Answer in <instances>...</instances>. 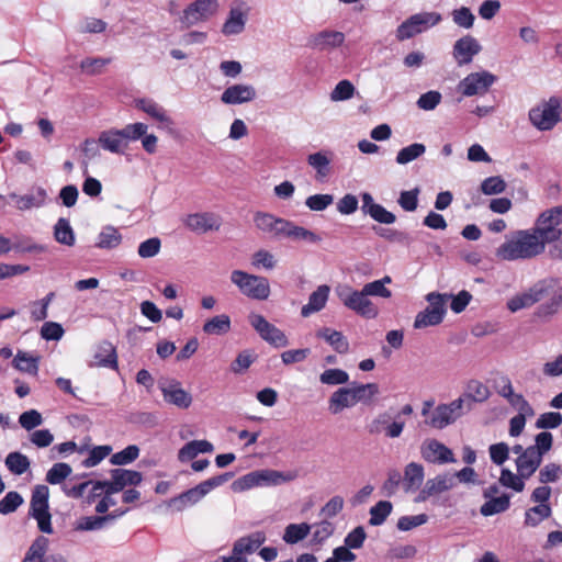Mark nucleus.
<instances>
[{
    "instance_id": "obj_1",
    "label": "nucleus",
    "mask_w": 562,
    "mask_h": 562,
    "mask_svg": "<svg viewBox=\"0 0 562 562\" xmlns=\"http://www.w3.org/2000/svg\"><path fill=\"white\" fill-rule=\"evenodd\" d=\"M544 297L549 300L540 304L535 315L542 321L551 319L562 308V279L549 277L541 279L531 286L516 293L506 303L512 313L530 308Z\"/></svg>"
},
{
    "instance_id": "obj_2",
    "label": "nucleus",
    "mask_w": 562,
    "mask_h": 562,
    "mask_svg": "<svg viewBox=\"0 0 562 562\" xmlns=\"http://www.w3.org/2000/svg\"><path fill=\"white\" fill-rule=\"evenodd\" d=\"M546 251L542 241L530 229H518L505 236L495 249V256L504 261H525L541 256Z\"/></svg>"
},
{
    "instance_id": "obj_3",
    "label": "nucleus",
    "mask_w": 562,
    "mask_h": 562,
    "mask_svg": "<svg viewBox=\"0 0 562 562\" xmlns=\"http://www.w3.org/2000/svg\"><path fill=\"white\" fill-rule=\"evenodd\" d=\"M296 477L294 473L281 472L271 469L251 471L232 483L235 493H243L255 487L278 486L291 482Z\"/></svg>"
},
{
    "instance_id": "obj_4",
    "label": "nucleus",
    "mask_w": 562,
    "mask_h": 562,
    "mask_svg": "<svg viewBox=\"0 0 562 562\" xmlns=\"http://www.w3.org/2000/svg\"><path fill=\"white\" fill-rule=\"evenodd\" d=\"M467 398H457L448 404H440L430 411L431 403L425 402L422 415L427 416L426 424L435 429H443L464 414Z\"/></svg>"
},
{
    "instance_id": "obj_5",
    "label": "nucleus",
    "mask_w": 562,
    "mask_h": 562,
    "mask_svg": "<svg viewBox=\"0 0 562 562\" xmlns=\"http://www.w3.org/2000/svg\"><path fill=\"white\" fill-rule=\"evenodd\" d=\"M561 224L562 204L541 212L535 222V226L530 229L540 241H542V246L546 248L548 244L555 243L562 237Z\"/></svg>"
},
{
    "instance_id": "obj_6",
    "label": "nucleus",
    "mask_w": 562,
    "mask_h": 562,
    "mask_svg": "<svg viewBox=\"0 0 562 562\" xmlns=\"http://www.w3.org/2000/svg\"><path fill=\"white\" fill-rule=\"evenodd\" d=\"M232 474H222L203 481L199 485L170 498L167 505L176 512H182L189 506L198 504L206 494L217 486L224 484Z\"/></svg>"
},
{
    "instance_id": "obj_7",
    "label": "nucleus",
    "mask_w": 562,
    "mask_h": 562,
    "mask_svg": "<svg viewBox=\"0 0 562 562\" xmlns=\"http://www.w3.org/2000/svg\"><path fill=\"white\" fill-rule=\"evenodd\" d=\"M231 282L237 286L241 294L252 300L265 301L271 292L267 278L243 270H233Z\"/></svg>"
},
{
    "instance_id": "obj_8",
    "label": "nucleus",
    "mask_w": 562,
    "mask_h": 562,
    "mask_svg": "<svg viewBox=\"0 0 562 562\" xmlns=\"http://www.w3.org/2000/svg\"><path fill=\"white\" fill-rule=\"evenodd\" d=\"M336 294L344 306L367 318H375L379 314L376 305L364 291L344 285L336 289Z\"/></svg>"
},
{
    "instance_id": "obj_9",
    "label": "nucleus",
    "mask_w": 562,
    "mask_h": 562,
    "mask_svg": "<svg viewBox=\"0 0 562 562\" xmlns=\"http://www.w3.org/2000/svg\"><path fill=\"white\" fill-rule=\"evenodd\" d=\"M49 488L46 485H36L33 490L30 515L36 520L38 529L47 535L54 532L52 515L49 513Z\"/></svg>"
},
{
    "instance_id": "obj_10",
    "label": "nucleus",
    "mask_w": 562,
    "mask_h": 562,
    "mask_svg": "<svg viewBox=\"0 0 562 562\" xmlns=\"http://www.w3.org/2000/svg\"><path fill=\"white\" fill-rule=\"evenodd\" d=\"M220 7V0H194L183 10L180 22L187 27L205 23L217 15Z\"/></svg>"
},
{
    "instance_id": "obj_11",
    "label": "nucleus",
    "mask_w": 562,
    "mask_h": 562,
    "mask_svg": "<svg viewBox=\"0 0 562 562\" xmlns=\"http://www.w3.org/2000/svg\"><path fill=\"white\" fill-rule=\"evenodd\" d=\"M442 20L441 14L437 12H420L413 14L396 29V38L398 41L408 40L428 27L435 26Z\"/></svg>"
},
{
    "instance_id": "obj_12",
    "label": "nucleus",
    "mask_w": 562,
    "mask_h": 562,
    "mask_svg": "<svg viewBox=\"0 0 562 562\" xmlns=\"http://www.w3.org/2000/svg\"><path fill=\"white\" fill-rule=\"evenodd\" d=\"M560 119V102L553 98L533 106L529 111V120L539 131L552 130Z\"/></svg>"
},
{
    "instance_id": "obj_13",
    "label": "nucleus",
    "mask_w": 562,
    "mask_h": 562,
    "mask_svg": "<svg viewBox=\"0 0 562 562\" xmlns=\"http://www.w3.org/2000/svg\"><path fill=\"white\" fill-rule=\"evenodd\" d=\"M496 79L495 75L486 70L471 72L459 82L458 90L464 97L483 95Z\"/></svg>"
},
{
    "instance_id": "obj_14",
    "label": "nucleus",
    "mask_w": 562,
    "mask_h": 562,
    "mask_svg": "<svg viewBox=\"0 0 562 562\" xmlns=\"http://www.w3.org/2000/svg\"><path fill=\"white\" fill-rule=\"evenodd\" d=\"M248 321L259 336L268 344L276 348H283L289 345V339L285 334L273 324L269 323L262 315L251 313L248 316Z\"/></svg>"
},
{
    "instance_id": "obj_15",
    "label": "nucleus",
    "mask_w": 562,
    "mask_h": 562,
    "mask_svg": "<svg viewBox=\"0 0 562 562\" xmlns=\"http://www.w3.org/2000/svg\"><path fill=\"white\" fill-rule=\"evenodd\" d=\"M250 8L244 1H235L229 7L221 32L224 36H234L245 31Z\"/></svg>"
},
{
    "instance_id": "obj_16",
    "label": "nucleus",
    "mask_w": 562,
    "mask_h": 562,
    "mask_svg": "<svg viewBox=\"0 0 562 562\" xmlns=\"http://www.w3.org/2000/svg\"><path fill=\"white\" fill-rule=\"evenodd\" d=\"M183 225L195 234H206L221 229L223 220L214 212H196L188 214L182 220Z\"/></svg>"
},
{
    "instance_id": "obj_17",
    "label": "nucleus",
    "mask_w": 562,
    "mask_h": 562,
    "mask_svg": "<svg viewBox=\"0 0 562 562\" xmlns=\"http://www.w3.org/2000/svg\"><path fill=\"white\" fill-rule=\"evenodd\" d=\"M256 99L257 90L250 83L229 85L223 90L220 97L221 102L228 106L250 103Z\"/></svg>"
},
{
    "instance_id": "obj_18",
    "label": "nucleus",
    "mask_w": 562,
    "mask_h": 562,
    "mask_svg": "<svg viewBox=\"0 0 562 562\" xmlns=\"http://www.w3.org/2000/svg\"><path fill=\"white\" fill-rule=\"evenodd\" d=\"M422 458L429 463H453L454 454L450 448L437 439H427L420 446Z\"/></svg>"
},
{
    "instance_id": "obj_19",
    "label": "nucleus",
    "mask_w": 562,
    "mask_h": 562,
    "mask_svg": "<svg viewBox=\"0 0 562 562\" xmlns=\"http://www.w3.org/2000/svg\"><path fill=\"white\" fill-rule=\"evenodd\" d=\"M456 485L454 476L449 473L439 474L429 479L415 497V503H423L431 496L439 495L446 491L451 490Z\"/></svg>"
},
{
    "instance_id": "obj_20",
    "label": "nucleus",
    "mask_w": 562,
    "mask_h": 562,
    "mask_svg": "<svg viewBox=\"0 0 562 562\" xmlns=\"http://www.w3.org/2000/svg\"><path fill=\"white\" fill-rule=\"evenodd\" d=\"M481 50L479 41L471 35H465L454 43L452 55L457 64L463 66L470 64Z\"/></svg>"
},
{
    "instance_id": "obj_21",
    "label": "nucleus",
    "mask_w": 562,
    "mask_h": 562,
    "mask_svg": "<svg viewBox=\"0 0 562 562\" xmlns=\"http://www.w3.org/2000/svg\"><path fill=\"white\" fill-rule=\"evenodd\" d=\"M285 222V218L267 212H256L254 215L256 228L265 234H269L273 238H282Z\"/></svg>"
},
{
    "instance_id": "obj_22",
    "label": "nucleus",
    "mask_w": 562,
    "mask_h": 562,
    "mask_svg": "<svg viewBox=\"0 0 562 562\" xmlns=\"http://www.w3.org/2000/svg\"><path fill=\"white\" fill-rule=\"evenodd\" d=\"M345 42V34L334 30H323L310 36L308 45L318 50L340 47Z\"/></svg>"
},
{
    "instance_id": "obj_23",
    "label": "nucleus",
    "mask_w": 562,
    "mask_h": 562,
    "mask_svg": "<svg viewBox=\"0 0 562 562\" xmlns=\"http://www.w3.org/2000/svg\"><path fill=\"white\" fill-rule=\"evenodd\" d=\"M10 199L13 201L14 206L18 210L27 211L31 209H38L45 205L47 201V192L44 188L36 187L24 195H18L15 193H12L10 194Z\"/></svg>"
},
{
    "instance_id": "obj_24",
    "label": "nucleus",
    "mask_w": 562,
    "mask_h": 562,
    "mask_svg": "<svg viewBox=\"0 0 562 562\" xmlns=\"http://www.w3.org/2000/svg\"><path fill=\"white\" fill-rule=\"evenodd\" d=\"M361 199L362 212L370 215L375 222L393 224L396 221V216L381 204L375 203L370 193H362Z\"/></svg>"
},
{
    "instance_id": "obj_25",
    "label": "nucleus",
    "mask_w": 562,
    "mask_h": 562,
    "mask_svg": "<svg viewBox=\"0 0 562 562\" xmlns=\"http://www.w3.org/2000/svg\"><path fill=\"white\" fill-rule=\"evenodd\" d=\"M164 400L180 408H188L192 403V396L181 387L179 382L160 385Z\"/></svg>"
},
{
    "instance_id": "obj_26",
    "label": "nucleus",
    "mask_w": 562,
    "mask_h": 562,
    "mask_svg": "<svg viewBox=\"0 0 562 562\" xmlns=\"http://www.w3.org/2000/svg\"><path fill=\"white\" fill-rule=\"evenodd\" d=\"M542 458L533 448H526L516 459L517 472L529 479L540 467Z\"/></svg>"
},
{
    "instance_id": "obj_27",
    "label": "nucleus",
    "mask_w": 562,
    "mask_h": 562,
    "mask_svg": "<svg viewBox=\"0 0 562 562\" xmlns=\"http://www.w3.org/2000/svg\"><path fill=\"white\" fill-rule=\"evenodd\" d=\"M98 143L104 150L119 155L124 154L128 148V143L121 137L116 128L103 131Z\"/></svg>"
},
{
    "instance_id": "obj_28",
    "label": "nucleus",
    "mask_w": 562,
    "mask_h": 562,
    "mask_svg": "<svg viewBox=\"0 0 562 562\" xmlns=\"http://www.w3.org/2000/svg\"><path fill=\"white\" fill-rule=\"evenodd\" d=\"M357 404L352 387H340L335 391L328 401L329 411L338 414L345 408L353 407Z\"/></svg>"
},
{
    "instance_id": "obj_29",
    "label": "nucleus",
    "mask_w": 562,
    "mask_h": 562,
    "mask_svg": "<svg viewBox=\"0 0 562 562\" xmlns=\"http://www.w3.org/2000/svg\"><path fill=\"white\" fill-rule=\"evenodd\" d=\"M266 541V535L262 531L252 532L235 541L233 546L234 554L245 557L251 554Z\"/></svg>"
},
{
    "instance_id": "obj_30",
    "label": "nucleus",
    "mask_w": 562,
    "mask_h": 562,
    "mask_svg": "<svg viewBox=\"0 0 562 562\" xmlns=\"http://www.w3.org/2000/svg\"><path fill=\"white\" fill-rule=\"evenodd\" d=\"M330 289L328 285H319L314 292L311 293L307 304L301 310V315L307 317L313 313L319 312L326 305L329 296Z\"/></svg>"
},
{
    "instance_id": "obj_31",
    "label": "nucleus",
    "mask_w": 562,
    "mask_h": 562,
    "mask_svg": "<svg viewBox=\"0 0 562 562\" xmlns=\"http://www.w3.org/2000/svg\"><path fill=\"white\" fill-rule=\"evenodd\" d=\"M282 238H290L294 241H306L310 244H317L321 241V237L316 233L303 226H299L288 220L285 222Z\"/></svg>"
},
{
    "instance_id": "obj_32",
    "label": "nucleus",
    "mask_w": 562,
    "mask_h": 562,
    "mask_svg": "<svg viewBox=\"0 0 562 562\" xmlns=\"http://www.w3.org/2000/svg\"><path fill=\"white\" fill-rule=\"evenodd\" d=\"M425 479V470L420 463L409 462L404 469L403 484L406 492L418 490Z\"/></svg>"
},
{
    "instance_id": "obj_33",
    "label": "nucleus",
    "mask_w": 562,
    "mask_h": 562,
    "mask_svg": "<svg viewBox=\"0 0 562 562\" xmlns=\"http://www.w3.org/2000/svg\"><path fill=\"white\" fill-rule=\"evenodd\" d=\"M136 106L149 115L151 119L161 123L165 127L173 124L172 119L167 114V111L157 102L149 99H142L136 102Z\"/></svg>"
},
{
    "instance_id": "obj_34",
    "label": "nucleus",
    "mask_w": 562,
    "mask_h": 562,
    "mask_svg": "<svg viewBox=\"0 0 562 562\" xmlns=\"http://www.w3.org/2000/svg\"><path fill=\"white\" fill-rule=\"evenodd\" d=\"M213 450V445L207 440H192L179 450L178 459L184 462L194 459L199 453H211Z\"/></svg>"
},
{
    "instance_id": "obj_35",
    "label": "nucleus",
    "mask_w": 562,
    "mask_h": 562,
    "mask_svg": "<svg viewBox=\"0 0 562 562\" xmlns=\"http://www.w3.org/2000/svg\"><path fill=\"white\" fill-rule=\"evenodd\" d=\"M316 336L327 341L337 352L346 353L349 350V344L342 333L331 328H321Z\"/></svg>"
},
{
    "instance_id": "obj_36",
    "label": "nucleus",
    "mask_w": 562,
    "mask_h": 562,
    "mask_svg": "<svg viewBox=\"0 0 562 562\" xmlns=\"http://www.w3.org/2000/svg\"><path fill=\"white\" fill-rule=\"evenodd\" d=\"M330 161L331 153L329 151H317L307 157V164L316 171L319 178H325L329 175Z\"/></svg>"
},
{
    "instance_id": "obj_37",
    "label": "nucleus",
    "mask_w": 562,
    "mask_h": 562,
    "mask_svg": "<svg viewBox=\"0 0 562 562\" xmlns=\"http://www.w3.org/2000/svg\"><path fill=\"white\" fill-rule=\"evenodd\" d=\"M312 526L307 522L290 524L285 527L282 539L288 544H295L304 540L311 532Z\"/></svg>"
},
{
    "instance_id": "obj_38",
    "label": "nucleus",
    "mask_w": 562,
    "mask_h": 562,
    "mask_svg": "<svg viewBox=\"0 0 562 562\" xmlns=\"http://www.w3.org/2000/svg\"><path fill=\"white\" fill-rule=\"evenodd\" d=\"M115 519V515L105 516H83L76 520L75 530L77 531H93L103 528L104 524L109 520Z\"/></svg>"
},
{
    "instance_id": "obj_39",
    "label": "nucleus",
    "mask_w": 562,
    "mask_h": 562,
    "mask_svg": "<svg viewBox=\"0 0 562 562\" xmlns=\"http://www.w3.org/2000/svg\"><path fill=\"white\" fill-rule=\"evenodd\" d=\"M231 330V318L226 314L216 315L203 325V331L207 335H225Z\"/></svg>"
},
{
    "instance_id": "obj_40",
    "label": "nucleus",
    "mask_w": 562,
    "mask_h": 562,
    "mask_svg": "<svg viewBox=\"0 0 562 562\" xmlns=\"http://www.w3.org/2000/svg\"><path fill=\"white\" fill-rule=\"evenodd\" d=\"M93 364L97 367H117L116 352L112 344L103 342L94 355Z\"/></svg>"
},
{
    "instance_id": "obj_41",
    "label": "nucleus",
    "mask_w": 562,
    "mask_h": 562,
    "mask_svg": "<svg viewBox=\"0 0 562 562\" xmlns=\"http://www.w3.org/2000/svg\"><path fill=\"white\" fill-rule=\"evenodd\" d=\"M54 237L57 243L65 246L75 245V233L68 220L61 217L57 221L54 226Z\"/></svg>"
},
{
    "instance_id": "obj_42",
    "label": "nucleus",
    "mask_w": 562,
    "mask_h": 562,
    "mask_svg": "<svg viewBox=\"0 0 562 562\" xmlns=\"http://www.w3.org/2000/svg\"><path fill=\"white\" fill-rule=\"evenodd\" d=\"M488 389L480 381L473 380L468 384V391L464 396L460 398H467L464 411H469L471 408V403L474 402H483L488 397Z\"/></svg>"
},
{
    "instance_id": "obj_43",
    "label": "nucleus",
    "mask_w": 562,
    "mask_h": 562,
    "mask_svg": "<svg viewBox=\"0 0 562 562\" xmlns=\"http://www.w3.org/2000/svg\"><path fill=\"white\" fill-rule=\"evenodd\" d=\"M552 509L549 504H537L525 513V525L536 527L551 516Z\"/></svg>"
},
{
    "instance_id": "obj_44",
    "label": "nucleus",
    "mask_w": 562,
    "mask_h": 562,
    "mask_svg": "<svg viewBox=\"0 0 562 562\" xmlns=\"http://www.w3.org/2000/svg\"><path fill=\"white\" fill-rule=\"evenodd\" d=\"M510 498L508 495L503 494L497 497H492L481 506V514L483 516H492L503 513L508 509Z\"/></svg>"
},
{
    "instance_id": "obj_45",
    "label": "nucleus",
    "mask_w": 562,
    "mask_h": 562,
    "mask_svg": "<svg viewBox=\"0 0 562 562\" xmlns=\"http://www.w3.org/2000/svg\"><path fill=\"white\" fill-rule=\"evenodd\" d=\"M525 480L526 477L518 472L514 473L508 469H502L498 481L502 486L521 493L525 490Z\"/></svg>"
},
{
    "instance_id": "obj_46",
    "label": "nucleus",
    "mask_w": 562,
    "mask_h": 562,
    "mask_svg": "<svg viewBox=\"0 0 562 562\" xmlns=\"http://www.w3.org/2000/svg\"><path fill=\"white\" fill-rule=\"evenodd\" d=\"M112 479H116L121 488L124 490L126 486L138 485L142 480V473L134 470L115 469L111 472Z\"/></svg>"
},
{
    "instance_id": "obj_47",
    "label": "nucleus",
    "mask_w": 562,
    "mask_h": 562,
    "mask_svg": "<svg viewBox=\"0 0 562 562\" xmlns=\"http://www.w3.org/2000/svg\"><path fill=\"white\" fill-rule=\"evenodd\" d=\"M122 241V236L113 226L104 227L98 236L97 247L111 249L117 247Z\"/></svg>"
},
{
    "instance_id": "obj_48",
    "label": "nucleus",
    "mask_w": 562,
    "mask_h": 562,
    "mask_svg": "<svg viewBox=\"0 0 562 562\" xmlns=\"http://www.w3.org/2000/svg\"><path fill=\"white\" fill-rule=\"evenodd\" d=\"M392 282V279L389 276L380 280H375L369 283H366L362 288L367 296H379L383 299H389L392 295V292L385 286Z\"/></svg>"
},
{
    "instance_id": "obj_49",
    "label": "nucleus",
    "mask_w": 562,
    "mask_h": 562,
    "mask_svg": "<svg viewBox=\"0 0 562 562\" xmlns=\"http://www.w3.org/2000/svg\"><path fill=\"white\" fill-rule=\"evenodd\" d=\"M278 265L276 256L266 249H259L251 255V266L256 269L273 270Z\"/></svg>"
},
{
    "instance_id": "obj_50",
    "label": "nucleus",
    "mask_w": 562,
    "mask_h": 562,
    "mask_svg": "<svg viewBox=\"0 0 562 562\" xmlns=\"http://www.w3.org/2000/svg\"><path fill=\"white\" fill-rule=\"evenodd\" d=\"M426 153V146L420 143L411 144L402 148L396 155V162L398 165H406Z\"/></svg>"
},
{
    "instance_id": "obj_51",
    "label": "nucleus",
    "mask_w": 562,
    "mask_h": 562,
    "mask_svg": "<svg viewBox=\"0 0 562 562\" xmlns=\"http://www.w3.org/2000/svg\"><path fill=\"white\" fill-rule=\"evenodd\" d=\"M392 504L389 501H380L370 509V520L369 524L371 526H380L382 525L387 516L392 512Z\"/></svg>"
},
{
    "instance_id": "obj_52",
    "label": "nucleus",
    "mask_w": 562,
    "mask_h": 562,
    "mask_svg": "<svg viewBox=\"0 0 562 562\" xmlns=\"http://www.w3.org/2000/svg\"><path fill=\"white\" fill-rule=\"evenodd\" d=\"M14 367L22 371L26 372L32 375H36L38 371V363L37 358L23 352L19 351L13 360Z\"/></svg>"
},
{
    "instance_id": "obj_53",
    "label": "nucleus",
    "mask_w": 562,
    "mask_h": 562,
    "mask_svg": "<svg viewBox=\"0 0 562 562\" xmlns=\"http://www.w3.org/2000/svg\"><path fill=\"white\" fill-rule=\"evenodd\" d=\"M5 465L13 474L21 475L30 468V461L20 452H11L5 458Z\"/></svg>"
},
{
    "instance_id": "obj_54",
    "label": "nucleus",
    "mask_w": 562,
    "mask_h": 562,
    "mask_svg": "<svg viewBox=\"0 0 562 562\" xmlns=\"http://www.w3.org/2000/svg\"><path fill=\"white\" fill-rule=\"evenodd\" d=\"M72 473L69 464L59 462L55 463L46 473V481L49 484H64V481Z\"/></svg>"
},
{
    "instance_id": "obj_55",
    "label": "nucleus",
    "mask_w": 562,
    "mask_h": 562,
    "mask_svg": "<svg viewBox=\"0 0 562 562\" xmlns=\"http://www.w3.org/2000/svg\"><path fill=\"white\" fill-rule=\"evenodd\" d=\"M111 63V58H85L80 61V69L89 76H95L103 72L104 68Z\"/></svg>"
},
{
    "instance_id": "obj_56",
    "label": "nucleus",
    "mask_w": 562,
    "mask_h": 562,
    "mask_svg": "<svg viewBox=\"0 0 562 562\" xmlns=\"http://www.w3.org/2000/svg\"><path fill=\"white\" fill-rule=\"evenodd\" d=\"M450 296L447 294H440L431 292L426 296V300L428 302V306L426 310L431 312V314H435L439 318L443 319V316L446 314V301Z\"/></svg>"
},
{
    "instance_id": "obj_57",
    "label": "nucleus",
    "mask_w": 562,
    "mask_h": 562,
    "mask_svg": "<svg viewBox=\"0 0 562 562\" xmlns=\"http://www.w3.org/2000/svg\"><path fill=\"white\" fill-rule=\"evenodd\" d=\"M48 540L45 537H38L29 548L22 562H42L46 552Z\"/></svg>"
},
{
    "instance_id": "obj_58",
    "label": "nucleus",
    "mask_w": 562,
    "mask_h": 562,
    "mask_svg": "<svg viewBox=\"0 0 562 562\" xmlns=\"http://www.w3.org/2000/svg\"><path fill=\"white\" fill-rule=\"evenodd\" d=\"M356 92L355 86L349 80L339 81L330 92L333 102L347 101L353 97Z\"/></svg>"
},
{
    "instance_id": "obj_59",
    "label": "nucleus",
    "mask_w": 562,
    "mask_h": 562,
    "mask_svg": "<svg viewBox=\"0 0 562 562\" xmlns=\"http://www.w3.org/2000/svg\"><path fill=\"white\" fill-rule=\"evenodd\" d=\"M319 381L326 385H341L349 381V374L341 369H327L319 375Z\"/></svg>"
},
{
    "instance_id": "obj_60",
    "label": "nucleus",
    "mask_w": 562,
    "mask_h": 562,
    "mask_svg": "<svg viewBox=\"0 0 562 562\" xmlns=\"http://www.w3.org/2000/svg\"><path fill=\"white\" fill-rule=\"evenodd\" d=\"M351 387L357 403L369 402L380 392L379 385L375 383L355 384Z\"/></svg>"
},
{
    "instance_id": "obj_61",
    "label": "nucleus",
    "mask_w": 562,
    "mask_h": 562,
    "mask_svg": "<svg viewBox=\"0 0 562 562\" xmlns=\"http://www.w3.org/2000/svg\"><path fill=\"white\" fill-rule=\"evenodd\" d=\"M139 456V448L131 445L120 452L111 456L110 462L115 465H125L132 463Z\"/></svg>"
},
{
    "instance_id": "obj_62",
    "label": "nucleus",
    "mask_w": 562,
    "mask_h": 562,
    "mask_svg": "<svg viewBox=\"0 0 562 562\" xmlns=\"http://www.w3.org/2000/svg\"><path fill=\"white\" fill-rule=\"evenodd\" d=\"M506 190V182L499 176L484 179L481 183V191L485 195L501 194Z\"/></svg>"
},
{
    "instance_id": "obj_63",
    "label": "nucleus",
    "mask_w": 562,
    "mask_h": 562,
    "mask_svg": "<svg viewBox=\"0 0 562 562\" xmlns=\"http://www.w3.org/2000/svg\"><path fill=\"white\" fill-rule=\"evenodd\" d=\"M313 528V541L315 543H322L327 540L335 531V526L333 522L324 519L319 522L311 525Z\"/></svg>"
},
{
    "instance_id": "obj_64",
    "label": "nucleus",
    "mask_w": 562,
    "mask_h": 562,
    "mask_svg": "<svg viewBox=\"0 0 562 562\" xmlns=\"http://www.w3.org/2000/svg\"><path fill=\"white\" fill-rule=\"evenodd\" d=\"M160 248V239L158 237H151L139 244L137 254L140 258L144 259L153 258L159 254Z\"/></svg>"
}]
</instances>
